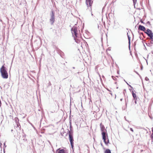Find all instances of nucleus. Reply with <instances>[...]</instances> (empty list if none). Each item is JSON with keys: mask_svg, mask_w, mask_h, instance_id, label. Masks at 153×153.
<instances>
[{"mask_svg": "<svg viewBox=\"0 0 153 153\" xmlns=\"http://www.w3.org/2000/svg\"><path fill=\"white\" fill-rule=\"evenodd\" d=\"M101 131L102 132V139L103 140L106 146H108V143H109V141L108 138V136L107 133L105 135V132H107L104 126L101 123L100 124Z\"/></svg>", "mask_w": 153, "mask_h": 153, "instance_id": "nucleus-1", "label": "nucleus"}, {"mask_svg": "<svg viewBox=\"0 0 153 153\" xmlns=\"http://www.w3.org/2000/svg\"><path fill=\"white\" fill-rule=\"evenodd\" d=\"M71 31L75 42L77 43H79L80 40L77 38H79V36L77 33V27L75 26H73L71 29Z\"/></svg>", "mask_w": 153, "mask_h": 153, "instance_id": "nucleus-2", "label": "nucleus"}, {"mask_svg": "<svg viewBox=\"0 0 153 153\" xmlns=\"http://www.w3.org/2000/svg\"><path fill=\"white\" fill-rule=\"evenodd\" d=\"M7 70V69L4 66V64L2 65L0 69L1 75L3 79H7L8 78V74Z\"/></svg>", "mask_w": 153, "mask_h": 153, "instance_id": "nucleus-3", "label": "nucleus"}, {"mask_svg": "<svg viewBox=\"0 0 153 153\" xmlns=\"http://www.w3.org/2000/svg\"><path fill=\"white\" fill-rule=\"evenodd\" d=\"M50 17L49 22L51 25H53L55 21V11L52 10L50 13Z\"/></svg>", "mask_w": 153, "mask_h": 153, "instance_id": "nucleus-4", "label": "nucleus"}, {"mask_svg": "<svg viewBox=\"0 0 153 153\" xmlns=\"http://www.w3.org/2000/svg\"><path fill=\"white\" fill-rule=\"evenodd\" d=\"M93 3L92 0H85V3L87 6L89 10L91 11L92 6Z\"/></svg>", "mask_w": 153, "mask_h": 153, "instance_id": "nucleus-5", "label": "nucleus"}, {"mask_svg": "<svg viewBox=\"0 0 153 153\" xmlns=\"http://www.w3.org/2000/svg\"><path fill=\"white\" fill-rule=\"evenodd\" d=\"M68 135L69 136V140L70 143L74 142L73 133H67L66 134V136Z\"/></svg>", "mask_w": 153, "mask_h": 153, "instance_id": "nucleus-6", "label": "nucleus"}, {"mask_svg": "<svg viewBox=\"0 0 153 153\" xmlns=\"http://www.w3.org/2000/svg\"><path fill=\"white\" fill-rule=\"evenodd\" d=\"M69 128H70V130H69L68 129V131H67V133H73L74 131H73V127L72 126L71 120V119L70 118V121H69Z\"/></svg>", "mask_w": 153, "mask_h": 153, "instance_id": "nucleus-7", "label": "nucleus"}, {"mask_svg": "<svg viewBox=\"0 0 153 153\" xmlns=\"http://www.w3.org/2000/svg\"><path fill=\"white\" fill-rule=\"evenodd\" d=\"M150 37L152 38V36H153V33L152 32V31L149 29H147L146 30V32H145Z\"/></svg>", "mask_w": 153, "mask_h": 153, "instance_id": "nucleus-8", "label": "nucleus"}, {"mask_svg": "<svg viewBox=\"0 0 153 153\" xmlns=\"http://www.w3.org/2000/svg\"><path fill=\"white\" fill-rule=\"evenodd\" d=\"M127 36L128 37V48L129 50L130 51V55L132 56V57L133 58V56L132 55L131 51V47H130V44H131V38L128 35V32H127Z\"/></svg>", "mask_w": 153, "mask_h": 153, "instance_id": "nucleus-9", "label": "nucleus"}, {"mask_svg": "<svg viewBox=\"0 0 153 153\" xmlns=\"http://www.w3.org/2000/svg\"><path fill=\"white\" fill-rule=\"evenodd\" d=\"M56 153H66V152L64 149L59 148L56 150Z\"/></svg>", "mask_w": 153, "mask_h": 153, "instance_id": "nucleus-10", "label": "nucleus"}, {"mask_svg": "<svg viewBox=\"0 0 153 153\" xmlns=\"http://www.w3.org/2000/svg\"><path fill=\"white\" fill-rule=\"evenodd\" d=\"M139 28L141 30L145 31L146 30V28L144 27L141 25H139Z\"/></svg>", "mask_w": 153, "mask_h": 153, "instance_id": "nucleus-11", "label": "nucleus"}, {"mask_svg": "<svg viewBox=\"0 0 153 153\" xmlns=\"http://www.w3.org/2000/svg\"><path fill=\"white\" fill-rule=\"evenodd\" d=\"M104 153H111V150L108 149H105Z\"/></svg>", "mask_w": 153, "mask_h": 153, "instance_id": "nucleus-12", "label": "nucleus"}, {"mask_svg": "<svg viewBox=\"0 0 153 153\" xmlns=\"http://www.w3.org/2000/svg\"><path fill=\"white\" fill-rule=\"evenodd\" d=\"M104 153H111V150L108 149H105Z\"/></svg>", "mask_w": 153, "mask_h": 153, "instance_id": "nucleus-13", "label": "nucleus"}, {"mask_svg": "<svg viewBox=\"0 0 153 153\" xmlns=\"http://www.w3.org/2000/svg\"><path fill=\"white\" fill-rule=\"evenodd\" d=\"M128 85V87H130V88H129V89L130 91L131 92L134 89L128 83H127Z\"/></svg>", "mask_w": 153, "mask_h": 153, "instance_id": "nucleus-14", "label": "nucleus"}, {"mask_svg": "<svg viewBox=\"0 0 153 153\" xmlns=\"http://www.w3.org/2000/svg\"><path fill=\"white\" fill-rule=\"evenodd\" d=\"M71 148L73 150H74V142L70 143Z\"/></svg>", "mask_w": 153, "mask_h": 153, "instance_id": "nucleus-15", "label": "nucleus"}, {"mask_svg": "<svg viewBox=\"0 0 153 153\" xmlns=\"http://www.w3.org/2000/svg\"><path fill=\"white\" fill-rule=\"evenodd\" d=\"M131 93H132V97H133V100H134V91L133 90H132V91H131Z\"/></svg>", "mask_w": 153, "mask_h": 153, "instance_id": "nucleus-16", "label": "nucleus"}, {"mask_svg": "<svg viewBox=\"0 0 153 153\" xmlns=\"http://www.w3.org/2000/svg\"><path fill=\"white\" fill-rule=\"evenodd\" d=\"M134 103H137L136 101H135V100L136 99H137V98H136V95L134 94Z\"/></svg>", "mask_w": 153, "mask_h": 153, "instance_id": "nucleus-17", "label": "nucleus"}, {"mask_svg": "<svg viewBox=\"0 0 153 153\" xmlns=\"http://www.w3.org/2000/svg\"><path fill=\"white\" fill-rule=\"evenodd\" d=\"M15 120H16V122H17V121H19V120L18 118L16 117H15Z\"/></svg>", "mask_w": 153, "mask_h": 153, "instance_id": "nucleus-18", "label": "nucleus"}, {"mask_svg": "<svg viewBox=\"0 0 153 153\" xmlns=\"http://www.w3.org/2000/svg\"><path fill=\"white\" fill-rule=\"evenodd\" d=\"M101 146L103 148V149H106L104 148L103 145L102 144V143H101Z\"/></svg>", "mask_w": 153, "mask_h": 153, "instance_id": "nucleus-19", "label": "nucleus"}, {"mask_svg": "<svg viewBox=\"0 0 153 153\" xmlns=\"http://www.w3.org/2000/svg\"><path fill=\"white\" fill-rule=\"evenodd\" d=\"M111 77L114 80H115L117 79L114 76H112Z\"/></svg>", "mask_w": 153, "mask_h": 153, "instance_id": "nucleus-20", "label": "nucleus"}, {"mask_svg": "<svg viewBox=\"0 0 153 153\" xmlns=\"http://www.w3.org/2000/svg\"><path fill=\"white\" fill-rule=\"evenodd\" d=\"M6 147V146L5 145V142L4 143L3 149H4V148H5Z\"/></svg>", "mask_w": 153, "mask_h": 153, "instance_id": "nucleus-21", "label": "nucleus"}, {"mask_svg": "<svg viewBox=\"0 0 153 153\" xmlns=\"http://www.w3.org/2000/svg\"><path fill=\"white\" fill-rule=\"evenodd\" d=\"M152 131L153 133L151 135V138H152V140H153V130H152Z\"/></svg>", "mask_w": 153, "mask_h": 153, "instance_id": "nucleus-22", "label": "nucleus"}, {"mask_svg": "<svg viewBox=\"0 0 153 153\" xmlns=\"http://www.w3.org/2000/svg\"><path fill=\"white\" fill-rule=\"evenodd\" d=\"M145 80L146 81H148L149 80V78L147 77H145Z\"/></svg>", "mask_w": 153, "mask_h": 153, "instance_id": "nucleus-23", "label": "nucleus"}, {"mask_svg": "<svg viewBox=\"0 0 153 153\" xmlns=\"http://www.w3.org/2000/svg\"><path fill=\"white\" fill-rule=\"evenodd\" d=\"M150 38L151 39V41H152V42H153V36H152V38H151V37H150Z\"/></svg>", "mask_w": 153, "mask_h": 153, "instance_id": "nucleus-24", "label": "nucleus"}, {"mask_svg": "<svg viewBox=\"0 0 153 153\" xmlns=\"http://www.w3.org/2000/svg\"><path fill=\"white\" fill-rule=\"evenodd\" d=\"M130 130L132 131V132H133V129L132 128H130Z\"/></svg>", "mask_w": 153, "mask_h": 153, "instance_id": "nucleus-25", "label": "nucleus"}, {"mask_svg": "<svg viewBox=\"0 0 153 153\" xmlns=\"http://www.w3.org/2000/svg\"><path fill=\"white\" fill-rule=\"evenodd\" d=\"M147 24H148L149 25H150V22L149 21H148L147 22Z\"/></svg>", "mask_w": 153, "mask_h": 153, "instance_id": "nucleus-26", "label": "nucleus"}, {"mask_svg": "<svg viewBox=\"0 0 153 153\" xmlns=\"http://www.w3.org/2000/svg\"><path fill=\"white\" fill-rule=\"evenodd\" d=\"M2 145V144L1 143H0V147L1 148V146Z\"/></svg>", "mask_w": 153, "mask_h": 153, "instance_id": "nucleus-27", "label": "nucleus"}, {"mask_svg": "<svg viewBox=\"0 0 153 153\" xmlns=\"http://www.w3.org/2000/svg\"><path fill=\"white\" fill-rule=\"evenodd\" d=\"M48 84H49V85H51V83L50 82H49Z\"/></svg>", "mask_w": 153, "mask_h": 153, "instance_id": "nucleus-28", "label": "nucleus"}, {"mask_svg": "<svg viewBox=\"0 0 153 153\" xmlns=\"http://www.w3.org/2000/svg\"><path fill=\"white\" fill-rule=\"evenodd\" d=\"M105 8V7H104L102 8V11H103V10Z\"/></svg>", "mask_w": 153, "mask_h": 153, "instance_id": "nucleus-29", "label": "nucleus"}, {"mask_svg": "<svg viewBox=\"0 0 153 153\" xmlns=\"http://www.w3.org/2000/svg\"><path fill=\"white\" fill-rule=\"evenodd\" d=\"M123 100V99L122 98H121V99H120V101H122Z\"/></svg>", "mask_w": 153, "mask_h": 153, "instance_id": "nucleus-30", "label": "nucleus"}, {"mask_svg": "<svg viewBox=\"0 0 153 153\" xmlns=\"http://www.w3.org/2000/svg\"><path fill=\"white\" fill-rule=\"evenodd\" d=\"M107 50H108V51H110V50H111V49H109V48H108L107 49Z\"/></svg>", "mask_w": 153, "mask_h": 153, "instance_id": "nucleus-31", "label": "nucleus"}, {"mask_svg": "<svg viewBox=\"0 0 153 153\" xmlns=\"http://www.w3.org/2000/svg\"><path fill=\"white\" fill-rule=\"evenodd\" d=\"M133 39H132V40H133L134 38V35H133ZM132 41H133V40H132Z\"/></svg>", "mask_w": 153, "mask_h": 153, "instance_id": "nucleus-32", "label": "nucleus"}, {"mask_svg": "<svg viewBox=\"0 0 153 153\" xmlns=\"http://www.w3.org/2000/svg\"><path fill=\"white\" fill-rule=\"evenodd\" d=\"M124 81H125L126 82V83L127 84V83H127V82L125 81V80L124 79Z\"/></svg>", "mask_w": 153, "mask_h": 153, "instance_id": "nucleus-33", "label": "nucleus"}, {"mask_svg": "<svg viewBox=\"0 0 153 153\" xmlns=\"http://www.w3.org/2000/svg\"><path fill=\"white\" fill-rule=\"evenodd\" d=\"M151 42L152 44H153V42H152V41H151Z\"/></svg>", "mask_w": 153, "mask_h": 153, "instance_id": "nucleus-34", "label": "nucleus"}, {"mask_svg": "<svg viewBox=\"0 0 153 153\" xmlns=\"http://www.w3.org/2000/svg\"><path fill=\"white\" fill-rule=\"evenodd\" d=\"M133 3V5H134V0H132Z\"/></svg>", "mask_w": 153, "mask_h": 153, "instance_id": "nucleus-35", "label": "nucleus"}, {"mask_svg": "<svg viewBox=\"0 0 153 153\" xmlns=\"http://www.w3.org/2000/svg\"><path fill=\"white\" fill-rule=\"evenodd\" d=\"M117 73L118 74H119V71H117Z\"/></svg>", "mask_w": 153, "mask_h": 153, "instance_id": "nucleus-36", "label": "nucleus"}, {"mask_svg": "<svg viewBox=\"0 0 153 153\" xmlns=\"http://www.w3.org/2000/svg\"><path fill=\"white\" fill-rule=\"evenodd\" d=\"M91 15L92 16H93V14L92 13V12H91Z\"/></svg>", "mask_w": 153, "mask_h": 153, "instance_id": "nucleus-37", "label": "nucleus"}, {"mask_svg": "<svg viewBox=\"0 0 153 153\" xmlns=\"http://www.w3.org/2000/svg\"><path fill=\"white\" fill-rule=\"evenodd\" d=\"M73 68L74 69L75 68L74 67H73Z\"/></svg>", "mask_w": 153, "mask_h": 153, "instance_id": "nucleus-38", "label": "nucleus"}, {"mask_svg": "<svg viewBox=\"0 0 153 153\" xmlns=\"http://www.w3.org/2000/svg\"><path fill=\"white\" fill-rule=\"evenodd\" d=\"M136 1V0H134V4H135V1Z\"/></svg>", "mask_w": 153, "mask_h": 153, "instance_id": "nucleus-39", "label": "nucleus"}, {"mask_svg": "<svg viewBox=\"0 0 153 153\" xmlns=\"http://www.w3.org/2000/svg\"><path fill=\"white\" fill-rule=\"evenodd\" d=\"M149 117H150V118H151V119H152V117H150V116H149Z\"/></svg>", "mask_w": 153, "mask_h": 153, "instance_id": "nucleus-40", "label": "nucleus"}, {"mask_svg": "<svg viewBox=\"0 0 153 153\" xmlns=\"http://www.w3.org/2000/svg\"><path fill=\"white\" fill-rule=\"evenodd\" d=\"M118 87H117L116 88L118 89Z\"/></svg>", "mask_w": 153, "mask_h": 153, "instance_id": "nucleus-41", "label": "nucleus"}, {"mask_svg": "<svg viewBox=\"0 0 153 153\" xmlns=\"http://www.w3.org/2000/svg\"><path fill=\"white\" fill-rule=\"evenodd\" d=\"M108 91H111L110 90H108Z\"/></svg>", "mask_w": 153, "mask_h": 153, "instance_id": "nucleus-42", "label": "nucleus"}, {"mask_svg": "<svg viewBox=\"0 0 153 153\" xmlns=\"http://www.w3.org/2000/svg\"><path fill=\"white\" fill-rule=\"evenodd\" d=\"M83 29V28H82V29H81V30H82H82Z\"/></svg>", "mask_w": 153, "mask_h": 153, "instance_id": "nucleus-43", "label": "nucleus"}, {"mask_svg": "<svg viewBox=\"0 0 153 153\" xmlns=\"http://www.w3.org/2000/svg\"><path fill=\"white\" fill-rule=\"evenodd\" d=\"M62 130H64V129H63V128H62ZM63 131H64V130H63Z\"/></svg>", "mask_w": 153, "mask_h": 153, "instance_id": "nucleus-44", "label": "nucleus"}, {"mask_svg": "<svg viewBox=\"0 0 153 153\" xmlns=\"http://www.w3.org/2000/svg\"><path fill=\"white\" fill-rule=\"evenodd\" d=\"M60 51L61 52H62V51L61 50H60Z\"/></svg>", "mask_w": 153, "mask_h": 153, "instance_id": "nucleus-45", "label": "nucleus"}, {"mask_svg": "<svg viewBox=\"0 0 153 153\" xmlns=\"http://www.w3.org/2000/svg\"><path fill=\"white\" fill-rule=\"evenodd\" d=\"M60 51L61 52H62V51L61 50H60Z\"/></svg>", "mask_w": 153, "mask_h": 153, "instance_id": "nucleus-46", "label": "nucleus"}, {"mask_svg": "<svg viewBox=\"0 0 153 153\" xmlns=\"http://www.w3.org/2000/svg\"><path fill=\"white\" fill-rule=\"evenodd\" d=\"M60 51L61 52H62V51L61 50H60Z\"/></svg>", "mask_w": 153, "mask_h": 153, "instance_id": "nucleus-47", "label": "nucleus"}, {"mask_svg": "<svg viewBox=\"0 0 153 153\" xmlns=\"http://www.w3.org/2000/svg\"><path fill=\"white\" fill-rule=\"evenodd\" d=\"M60 51L61 52H62V51L61 50H60Z\"/></svg>", "mask_w": 153, "mask_h": 153, "instance_id": "nucleus-48", "label": "nucleus"}, {"mask_svg": "<svg viewBox=\"0 0 153 153\" xmlns=\"http://www.w3.org/2000/svg\"><path fill=\"white\" fill-rule=\"evenodd\" d=\"M134 72H135V71H134ZM135 72H136V73H137V72H136V71H135Z\"/></svg>", "mask_w": 153, "mask_h": 153, "instance_id": "nucleus-49", "label": "nucleus"}, {"mask_svg": "<svg viewBox=\"0 0 153 153\" xmlns=\"http://www.w3.org/2000/svg\"><path fill=\"white\" fill-rule=\"evenodd\" d=\"M116 83H117L116 82H115V84H116Z\"/></svg>", "mask_w": 153, "mask_h": 153, "instance_id": "nucleus-50", "label": "nucleus"}, {"mask_svg": "<svg viewBox=\"0 0 153 153\" xmlns=\"http://www.w3.org/2000/svg\"><path fill=\"white\" fill-rule=\"evenodd\" d=\"M132 152V153H133V152Z\"/></svg>", "mask_w": 153, "mask_h": 153, "instance_id": "nucleus-51", "label": "nucleus"}, {"mask_svg": "<svg viewBox=\"0 0 153 153\" xmlns=\"http://www.w3.org/2000/svg\"><path fill=\"white\" fill-rule=\"evenodd\" d=\"M0 87L1 88V86Z\"/></svg>", "mask_w": 153, "mask_h": 153, "instance_id": "nucleus-52", "label": "nucleus"}]
</instances>
